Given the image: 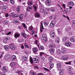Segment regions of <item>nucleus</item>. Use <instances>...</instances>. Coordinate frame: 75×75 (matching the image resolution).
Listing matches in <instances>:
<instances>
[{
    "mask_svg": "<svg viewBox=\"0 0 75 75\" xmlns=\"http://www.w3.org/2000/svg\"><path fill=\"white\" fill-rule=\"evenodd\" d=\"M61 65V64L60 63H58L57 64V68L58 71H60L61 69V68H62Z\"/></svg>",
    "mask_w": 75,
    "mask_h": 75,
    "instance_id": "nucleus-1",
    "label": "nucleus"
},
{
    "mask_svg": "<svg viewBox=\"0 0 75 75\" xmlns=\"http://www.w3.org/2000/svg\"><path fill=\"white\" fill-rule=\"evenodd\" d=\"M30 61L31 64H33V62L35 63V64L36 63L35 61H36V58H33V59H32V57H30Z\"/></svg>",
    "mask_w": 75,
    "mask_h": 75,
    "instance_id": "nucleus-2",
    "label": "nucleus"
},
{
    "mask_svg": "<svg viewBox=\"0 0 75 75\" xmlns=\"http://www.w3.org/2000/svg\"><path fill=\"white\" fill-rule=\"evenodd\" d=\"M9 49H11L12 50H14L16 49V46L14 45H13L12 44H10L8 46Z\"/></svg>",
    "mask_w": 75,
    "mask_h": 75,
    "instance_id": "nucleus-3",
    "label": "nucleus"
},
{
    "mask_svg": "<svg viewBox=\"0 0 75 75\" xmlns=\"http://www.w3.org/2000/svg\"><path fill=\"white\" fill-rule=\"evenodd\" d=\"M50 0H46L45 4L47 6H50L51 5Z\"/></svg>",
    "mask_w": 75,
    "mask_h": 75,
    "instance_id": "nucleus-4",
    "label": "nucleus"
},
{
    "mask_svg": "<svg viewBox=\"0 0 75 75\" xmlns=\"http://www.w3.org/2000/svg\"><path fill=\"white\" fill-rule=\"evenodd\" d=\"M42 38H44V39H43V41H46L47 40V35H42V36L41 37Z\"/></svg>",
    "mask_w": 75,
    "mask_h": 75,
    "instance_id": "nucleus-5",
    "label": "nucleus"
},
{
    "mask_svg": "<svg viewBox=\"0 0 75 75\" xmlns=\"http://www.w3.org/2000/svg\"><path fill=\"white\" fill-rule=\"evenodd\" d=\"M66 46L67 47H70L72 45V44L69 42H66L65 43Z\"/></svg>",
    "mask_w": 75,
    "mask_h": 75,
    "instance_id": "nucleus-6",
    "label": "nucleus"
},
{
    "mask_svg": "<svg viewBox=\"0 0 75 75\" xmlns=\"http://www.w3.org/2000/svg\"><path fill=\"white\" fill-rule=\"evenodd\" d=\"M2 71L4 72H7V69L6 68V66H4L2 67Z\"/></svg>",
    "mask_w": 75,
    "mask_h": 75,
    "instance_id": "nucleus-7",
    "label": "nucleus"
},
{
    "mask_svg": "<svg viewBox=\"0 0 75 75\" xmlns=\"http://www.w3.org/2000/svg\"><path fill=\"white\" fill-rule=\"evenodd\" d=\"M50 38H53L55 36V33L54 32H52L50 33Z\"/></svg>",
    "mask_w": 75,
    "mask_h": 75,
    "instance_id": "nucleus-8",
    "label": "nucleus"
},
{
    "mask_svg": "<svg viewBox=\"0 0 75 75\" xmlns=\"http://www.w3.org/2000/svg\"><path fill=\"white\" fill-rule=\"evenodd\" d=\"M50 67L49 68L51 70L53 68V67H54V63L52 62H50Z\"/></svg>",
    "mask_w": 75,
    "mask_h": 75,
    "instance_id": "nucleus-9",
    "label": "nucleus"
},
{
    "mask_svg": "<svg viewBox=\"0 0 75 75\" xmlns=\"http://www.w3.org/2000/svg\"><path fill=\"white\" fill-rule=\"evenodd\" d=\"M50 9L52 12H55V9L52 7H51L48 8V10H49Z\"/></svg>",
    "mask_w": 75,
    "mask_h": 75,
    "instance_id": "nucleus-10",
    "label": "nucleus"
},
{
    "mask_svg": "<svg viewBox=\"0 0 75 75\" xmlns=\"http://www.w3.org/2000/svg\"><path fill=\"white\" fill-rule=\"evenodd\" d=\"M67 6L68 7H70V6H74V2H69L67 4Z\"/></svg>",
    "mask_w": 75,
    "mask_h": 75,
    "instance_id": "nucleus-11",
    "label": "nucleus"
},
{
    "mask_svg": "<svg viewBox=\"0 0 75 75\" xmlns=\"http://www.w3.org/2000/svg\"><path fill=\"white\" fill-rule=\"evenodd\" d=\"M50 51L51 54H53L55 51V50L54 49V48H51L50 50Z\"/></svg>",
    "mask_w": 75,
    "mask_h": 75,
    "instance_id": "nucleus-12",
    "label": "nucleus"
},
{
    "mask_svg": "<svg viewBox=\"0 0 75 75\" xmlns=\"http://www.w3.org/2000/svg\"><path fill=\"white\" fill-rule=\"evenodd\" d=\"M3 10L4 11H6L7 10V7L6 5H4L2 7Z\"/></svg>",
    "mask_w": 75,
    "mask_h": 75,
    "instance_id": "nucleus-13",
    "label": "nucleus"
},
{
    "mask_svg": "<svg viewBox=\"0 0 75 75\" xmlns=\"http://www.w3.org/2000/svg\"><path fill=\"white\" fill-rule=\"evenodd\" d=\"M42 23H41V25L40 26V31H41V32H42V31H43V30H42H42L44 29V27L43 26V25H42ZM42 26V27H41Z\"/></svg>",
    "mask_w": 75,
    "mask_h": 75,
    "instance_id": "nucleus-14",
    "label": "nucleus"
},
{
    "mask_svg": "<svg viewBox=\"0 0 75 75\" xmlns=\"http://www.w3.org/2000/svg\"><path fill=\"white\" fill-rule=\"evenodd\" d=\"M68 59V57L64 55L62 57V59L63 60H67Z\"/></svg>",
    "mask_w": 75,
    "mask_h": 75,
    "instance_id": "nucleus-15",
    "label": "nucleus"
},
{
    "mask_svg": "<svg viewBox=\"0 0 75 75\" xmlns=\"http://www.w3.org/2000/svg\"><path fill=\"white\" fill-rule=\"evenodd\" d=\"M35 16L36 18H40V14L36 13L35 14Z\"/></svg>",
    "mask_w": 75,
    "mask_h": 75,
    "instance_id": "nucleus-16",
    "label": "nucleus"
},
{
    "mask_svg": "<svg viewBox=\"0 0 75 75\" xmlns=\"http://www.w3.org/2000/svg\"><path fill=\"white\" fill-rule=\"evenodd\" d=\"M10 55H5L4 58L5 60H7L8 58H10Z\"/></svg>",
    "mask_w": 75,
    "mask_h": 75,
    "instance_id": "nucleus-17",
    "label": "nucleus"
},
{
    "mask_svg": "<svg viewBox=\"0 0 75 75\" xmlns=\"http://www.w3.org/2000/svg\"><path fill=\"white\" fill-rule=\"evenodd\" d=\"M21 8V6H19L17 8V11L18 13H20V9Z\"/></svg>",
    "mask_w": 75,
    "mask_h": 75,
    "instance_id": "nucleus-18",
    "label": "nucleus"
},
{
    "mask_svg": "<svg viewBox=\"0 0 75 75\" xmlns=\"http://www.w3.org/2000/svg\"><path fill=\"white\" fill-rule=\"evenodd\" d=\"M50 25L51 27H54L55 25V23H54V22L52 21L50 23Z\"/></svg>",
    "mask_w": 75,
    "mask_h": 75,
    "instance_id": "nucleus-19",
    "label": "nucleus"
},
{
    "mask_svg": "<svg viewBox=\"0 0 75 75\" xmlns=\"http://www.w3.org/2000/svg\"><path fill=\"white\" fill-rule=\"evenodd\" d=\"M32 9V6H29L27 9V11H30V10H31Z\"/></svg>",
    "mask_w": 75,
    "mask_h": 75,
    "instance_id": "nucleus-20",
    "label": "nucleus"
},
{
    "mask_svg": "<svg viewBox=\"0 0 75 75\" xmlns=\"http://www.w3.org/2000/svg\"><path fill=\"white\" fill-rule=\"evenodd\" d=\"M38 51L37 47H35L33 49V51L34 53H36Z\"/></svg>",
    "mask_w": 75,
    "mask_h": 75,
    "instance_id": "nucleus-21",
    "label": "nucleus"
},
{
    "mask_svg": "<svg viewBox=\"0 0 75 75\" xmlns=\"http://www.w3.org/2000/svg\"><path fill=\"white\" fill-rule=\"evenodd\" d=\"M20 34L16 33L14 35V37L15 38H18V37H20Z\"/></svg>",
    "mask_w": 75,
    "mask_h": 75,
    "instance_id": "nucleus-22",
    "label": "nucleus"
},
{
    "mask_svg": "<svg viewBox=\"0 0 75 75\" xmlns=\"http://www.w3.org/2000/svg\"><path fill=\"white\" fill-rule=\"evenodd\" d=\"M70 41L71 42H75V39L74 38V37H72L70 38Z\"/></svg>",
    "mask_w": 75,
    "mask_h": 75,
    "instance_id": "nucleus-23",
    "label": "nucleus"
},
{
    "mask_svg": "<svg viewBox=\"0 0 75 75\" xmlns=\"http://www.w3.org/2000/svg\"><path fill=\"white\" fill-rule=\"evenodd\" d=\"M24 46L25 48L29 49V46H28V45L27 43H24Z\"/></svg>",
    "mask_w": 75,
    "mask_h": 75,
    "instance_id": "nucleus-24",
    "label": "nucleus"
},
{
    "mask_svg": "<svg viewBox=\"0 0 75 75\" xmlns=\"http://www.w3.org/2000/svg\"><path fill=\"white\" fill-rule=\"evenodd\" d=\"M49 62H52L53 61V58L51 57H50L49 58Z\"/></svg>",
    "mask_w": 75,
    "mask_h": 75,
    "instance_id": "nucleus-25",
    "label": "nucleus"
},
{
    "mask_svg": "<svg viewBox=\"0 0 75 75\" xmlns=\"http://www.w3.org/2000/svg\"><path fill=\"white\" fill-rule=\"evenodd\" d=\"M40 61V58H36V63L35 64H37Z\"/></svg>",
    "mask_w": 75,
    "mask_h": 75,
    "instance_id": "nucleus-26",
    "label": "nucleus"
},
{
    "mask_svg": "<svg viewBox=\"0 0 75 75\" xmlns=\"http://www.w3.org/2000/svg\"><path fill=\"white\" fill-rule=\"evenodd\" d=\"M16 64V63H13V62L10 63V66L11 67H13V66H14V65H15Z\"/></svg>",
    "mask_w": 75,
    "mask_h": 75,
    "instance_id": "nucleus-27",
    "label": "nucleus"
},
{
    "mask_svg": "<svg viewBox=\"0 0 75 75\" xmlns=\"http://www.w3.org/2000/svg\"><path fill=\"white\" fill-rule=\"evenodd\" d=\"M23 14H22L19 17V20H23Z\"/></svg>",
    "mask_w": 75,
    "mask_h": 75,
    "instance_id": "nucleus-28",
    "label": "nucleus"
},
{
    "mask_svg": "<svg viewBox=\"0 0 75 75\" xmlns=\"http://www.w3.org/2000/svg\"><path fill=\"white\" fill-rule=\"evenodd\" d=\"M62 53H63V54H64L66 52V49H64L63 48H62Z\"/></svg>",
    "mask_w": 75,
    "mask_h": 75,
    "instance_id": "nucleus-29",
    "label": "nucleus"
},
{
    "mask_svg": "<svg viewBox=\"0 0 75 75\" xmlns=\"http://www.w3.org/2000/svg\"><path fill=\"white\" fill-rule=\"evenodd\" d=\"M44 49V47L43 46H40V47H39V50H43Z\"/></svg>",
    "mask_w": 75,
    "mask_h": 75,
    "instance_id": "nucleus-30",
    "label": "nucleus"
},
{
    "mask_svg": "<svg viewBox=\"0 0 75 75\" xmlns=\"http://www.w3.org/2000/svg\"><path fill=\"white\" fill-rule=\"evenodd\" d=\"M65 13H67L68 12V10H69V8L67 9V8H65V9H64Z\"/></svg>",
    "mask_w": 75,
    "mask_h": 75,
    "instance_id": "nucleus-31",
    "label": "nucleus"
},
{
    "mask_svg": "<svg viewBox=\"0 0 75 75\" xmlns=\"http://www.w3.org/2000/svg\"><path fill=\"white\" fill-rule=\"evenodd\" d=\"M23 61H27L28 58L27 57H23Z\"/></svg>",
    "mask_w": 75,
    "mask_h": 75,
    "instance_id": "nucleus-32",
    "label": "nucleus"
},
{
    "mask_svg": "<svg viewBox=\"0 0 75 75\" xmlns=\"http://www.w3.org/2000/svg\"><path fill=\"white\" fill-rule=\"evenodd\" d=\"M4 48L5 49V50H6V51H8V50H9L8 47L6 46H4Z\"/></svg>",
    "mask_w": 75,
    "mask_h": 75,
    "instance_id": "nucleus-33",
    "label": "nucleus"
},
{
    "mask_svg": "<svg viewBox=\"0 0 75 75\" xmlns=\"http://www.w3.org/2000/svg\"><path fill=\"white\" fill-rule=\"evenodd\" d=\"M13 23H17V24H18L19 23V21L18 20H16V21H15L13 22Z\"/></svg>",
    "mask_w": 75,
    "mask_h": 75,
    "instance_id": "nucleus-34",
    "label": "nucleus"
},
{
    "mask_svg": "<svg viewBox=\"0 0 75 75\" xmlns=\"http://www.w3.org/2000/svg\"><path fill=\"white\" fill-rule=\"evenodd\" d=\"M27 4L28 6H30V5H33V1H30L27 3Z\"/></svg>",
    "mask_w": 75,
    "mask_h": 75,
    "instance_id": "nucleus-35",
    "label": "nucleus"
},
{
    "mask_svg": "<svg viewBox=\"0 0 75 75\" xmlns=\"http://www.w3.org/2000/svg\"><path fill=\"white\" fill-rule=\"evenodd\" d=\"M16 58V56L15 55H13L11 57V59L12 60H15Z\"/></svg>",
    "mask_w": 75,
    "mask_h": 75,
    "instance_id": "nucleus-36",
    "label": "nucleus"
},
{
    "mask_svg": "<svg viewBox=\"0 0 75 75\" xmlns=\"http://www.w3.org/2000/svg\"><path fill=\"white\" fill-rule=\"evenodd\" d=\"M64 74V71L62 70H61L60 71L59 75H62Z\"/></svg>",
    "mask_w": 75,
    "mask_h": 75,
    "instance_id": "nucleus-37",
    "label": "nucleus"
},
{
    "mask_svg": "<svg viewBox=\"0 0 75 75\" xmlns=\"http://www.w3.org/2000/svg\"><path fill=\"white\" fill-rule=\"evenodd\" d=\"M33 7L35 10V11L37 10V6H36L35 5H33Z\"/></svg>",
    "mask_w": 75,
    "mask_h": 75,
    "instance_id": "nucleus-38",
    "label": "nucleus"
},
{
    "mask_svg": "<svg viewBox=\"0 0 75 75\" xmlns=\"http://www.w3.org/2000/svg\"><path fill=\"white\" fill-rule=\"evenodd\" d=\"M20 16V15L18 14H15L14 16H13V18L15 17H18Z\"/></svg>",
    "mask_w": 75,
    "mask_h": 75,
    "instance_id": "nucleus-39",
    "label": "nucleus"
},
{
    "mask_svg": "<svg viewBox=\"0 0 75 75\" xmlns=\"http://www.w3.org/2000/svg\"><path fill=\"white\" fill-rule=\"evenodd\" d=\"M31 71H30V73H31V75H36V73L35 72H32Z\"/></svg>",
    "mask_w": 75,
    "mask_h": 75,
    "instance_id": "nucleus-40",
    "label": "nucleus"
},
{
    "mask_svg": "<svg viewBox=\"0 0 75 75\" xmlns=\"http://www.w3.org/2000/svg\"><path fill=\"white\" fill-rule=\"evenodd\" d=\"M22 35L23 36V37H25V38H27V37H25V35H26V34L24 33H23L22 34Z\"/></svg>",
    "mask_w": 75,
    "mask_h": 75,
    "instance_id": "nucleus-41",
    "label": "nucleus"
},
{
    "mask_svg": "<svg viewBox=\"0 0 75 75\" xmlns=\"http://www.w3.org/2000/svg\"><path fill=\"white\" fill-rule=\"evenodd\" d=\"M49 24V23H47V22H46V21H45V22H44V24L45 25L47 26V25H48Z\"/></svg>",
    "mask_w": 75,
    "mask_h": 75,
    "instance_id": "nucleus-42",
    "label": "nucleus"
},
{
    "mask_svg": "<svg viewBox=\"0 0 75 75\" xmlns=\"http://www.w3.org/2000/svg\"><path fill=\"white\" fill-rule=\"evenodd\" d=\"M67 38H68L67 37H63V41H66V40H67Z\"/></svg>",
    "mask_w": 75,
    "mask_h": 75,
    "instance_id": "nucleus-43",
    "label": "nucleus"
},
{
    "mask_svg": "<svg viewBox=\"0 0 75 75\" xmlns=\"http://www.w3.org/2000/svg\"><path fill=\"white\" fill-rule=\"evenodd\" d=\"M50 47H51V48H54L55 47V45L54 44L51 45H50Z\"/></svg>",
    "mask_w": 75,
    "mask_h": 75,
    "instance_id": "nucleus-44",
    "label": "nucleus"
},
{
    "mask_svg": "<svg viewBox=\"0 0 75 75\" xmlns=\"http://www.w3.org/2000/svg\"><path fill=\"white\" fill-rule=\"evenodd\" d=\"M18 75H23V73H22V72L20 71H19L18 72Z\"/></svg>",
    "mask_w": 75,
    "mask_h": 75,
    "instance_id": "nucleus-45",
    "label": "nucleus"
},
{
    "mask_svg": "<svg viewBox=\"0 0 75 75\" xmlns=\"http://www.w3.org/2000/svg\"><path fill=\"white\" fill-rule=\"evenodd\" d=\"M34 68H35V69H38V70H39V67H38L37 66H35Z\"/></svg>",
    "mask_w": 75,
    "mask_h": 75,
    "instance_id": "nucleus-46",
    "label": "nucleus"
},
{
    "mask_svg": "<svg viewBox=\"0 0 75 75\" xmlns=\"http://www.w3.org/2000/svg\"><path fill=\"white\" fill-rule=\"evenodd\" d=\"M43 69L45 70V71H48V72H49L50 71V70L46 68L45 67H43Z\"/></svg>",
    "mask_w": 75,
    "mask_h": 75,
    "instance_id": "nucleus-47",
    "label": "nucleus"
},
{
    "mask_svg": "<svg viewBox=\"0 0 75 75\" xmlns=\"http://www.w3.org/2000/svg\"><path fill=\"white\" fill-rule=\"evenodd\" d=\"M10 2H11V4H14V1L12 0H10Z\"/></svg>",
    "mask_w": 75,
    "mask_h": 75,
    "instance_id": "nucleus-48",
    "label": "nucleus"
},
{
    "mask_svg": "<svg viewBox=\"0 0 75 75\" xmlns=\"http://www.w3.org/2000/svg\"><path fill=\"white\" fill-rule=\"evenodd\" d=\"M22 25L25 28H26V25L24 23H22Z\"/></svg>",
    "mask_w": 75,
    "mask_h": 75,
    "instance_id": "nucleus-49",
    "label": "nucleus"
},
{
    "mask_svg": "<svg viewBox=\"0 0 75 75\" xmlns=\"http://www.w3.org/2000/svg\"><path fill=\"white\" fill-rule=\"evenodd\" d=\"M59 40L57 39L56 40V41H55V42L57 43H59V42L60 40H59Z\"/></svg>",
    "mask_w": 75,
    "mask_h": 75,
    "instance_id": "nucleus-50",
    "label": "nucleus"
},
{
    "mask_svg": "<svg viewBox=\"0 0 75 75\" xmlns=\"http://www.w3.org/2000/svg\"><path fill=\"white\" fill-rule=\"evenodd\" d=\"M7 40H6V39L5 38L3 40L4 42V43H6V42H7Z\"/></svg>",
    "mask_w": 75,
    "mask_h": 75,
    "instance_id": "nucleus-51",
    "label": "nucleus"
},
{
    "mask_svg": "<svg viewBox=\"0 0 75 75\" xmlns=\"http://www.w3.org/2000/svg\"><path fill=\"white\" fill-rule=\"evenodd\" d=\"M3 54H0V59H1V58H2L3 57Z\"/></svg>",
    "mask_w": 75,
    "mask_h": 75,
    "instance_id": "nucleus-52",
    "label": "nucleus"
},
{
    "mask_svg": "<svg viewBox=\"0 0 75 75\" xmlns=\"http://www.w3.org/2000/svg\"><path fill=\"white\" fill-rule=\"evenodd\" d=\"M42 61H44L45 60V58L44 57H42L41 59Z\"/></svg>",
    "mask_w": 75,
    "mask_h": 75,
    "instance_id": "nucleus-53",
    "label": "nucleus"
},
{
    "mask_svg": "<svg viewBox=\"0 0 75 75\" xmlns=\"http://www.w3.org/2000/svg\"><path fill=\"white\" fill-rule=\"evenodd\" d=\"M71 62L70 61L69 62H65V64H71Z\"/></svg>",
    "mask_w": 75,
    "mask_h": 75,
    "instance_id": "nucleus-54",
    "label": "nucleus"
},
{
    "mask_svg": "<svg viewBox=\"0 0 75 75\" xmlns=\"http://www.w3.org/2000/svg\"><path fill=\"white\" fill-rule=\"evenodd\" d=\"M40 57H41L42 56V54H44V53L43 52H40Z\"/></svg>",
    "mask_w": 75,
    "mask_h": 75,
    "instance_id": "nucleus-55",
    "label": "nucleus"
},
{
    "mask_svg": "<svg viewBox=\"0 0 75 75\" xmlns=\"http://www.w3.org/2000/svg\"><path fill=\"white\" fill-rule=\"evenodd\" d=\"M49 42H54V40H51V39H50V40H49Z\"/></svg>",
    "mask_w": 75,
    "mask_h": 75,
    "instance_id": "nucleus-56",
    "label": "nucleus"
},
{
    "mask_svg": "<svg viewBox=\"0 0 75 75\" xmlns=\"http://www.w3.org/2000/svg\"><path fill=\"white\" fill-rule=\"evenodd\" d=\"M4 23L5 24H7L8 23V22L6 20H5L4 21Z\"/></svg>",
    "mask_w": 75,
    "mask_h": 75,
    "instance_id": "nucleus-57",
    "label": "nucleus"
},
{
    "mask_svg": "<svg viewBox=\"0 0 75 75\" xmlns=\"http://www.w3.org/2000/svg\"><path fill=\"white\" fill-rule=\"evenodd\" d=\"M66 5L65 4H63V6L64 8V9H65V8H66V7H65V6Z\"/></svg>",
    "mask_w": 75,
    "mask_h": 75,
    "instance_id": "nucleus-58",
    "label": "nucleus"
},
{
    "mask_svg": "<svg viewBox=\"0 0 75 75\" xmlns=\"http://www.w3.org/2000/svg\"><path fill=\"white\" fill-rule=\"evenodd\" d=\"M40 12H41V13H43V12H44V9H41L40 10Z\"/></svg>",
    "mask_w": 75,
    "mask_h": 75,
    "instance_id": "nucleus-59",
    "label": "nucleus"
},
{
    "mask_svg": "<svg viewBox=\"0 0 75 75\" xmlns=\"http://www.w3.org/2000/svg\"><path fill=\"white\" fill-rule=\"evenodd\" d=\"M47 14H48V12H44V15L45 16H46Z\"/></svg>",
    "mask_w": 75,
    "mask_h": 75,
    "instance_id": "nucleus-60",
    "label": "nucleus"
},
{
    "mask_svg": "<svg viewBox=\"0 0 75 75\" xmlns=\"http://www.w3.org/2000/svg\"><path fill=\"white\" fill-rule=\"evenodd\" d=\"M6 40H8L10 39V38L8 37H6L5 38Z\"/></svg>",
    "mask_w": 75,
    "mask_h": 75,
    "instance_id": "nucleus-61",
    "label": "nucleus"
},
{
    "mask_svg": "<svg viewBox=\"0 0 75 75\" xmlns=\"http://www.w3.org/2000/svg\"><path fill=\"white\" fill-rule=\"evenodd\" d=\"M11 33V32L10 31L9 33H7V35H9V34H10Z\"/></svg>",
    "mask_w": 75,
    "mask_h": 75,
    "instance_id": "nucleus-62",
    "label": "nucleus"
},
{
    "mask_svg": "<svg viewBox=\"0 0 75 75\" xmlns=\"http://www.w3.org/2000/svg\"><path fill=\"white\" fill-rule=\"evenodd\" d=\"M36 75H42V73H39L37 74Z\"/></svg>",
    "mask_w": 75,
    "mask_h": 75,
    "instance_id": "nucleus-63",
    "label": "nucleus"
},
{
    "mask_svg": "<svg viewBox=\"0 0 75 75\" xmlns=\"http://www.w3.org/2000/svg\"><path fill=\"white\" fill-rule=\"evenodd\" d=\"M73 24V25H74L75 24V20L73 21H72Z\"/></svg>",
    "mask_w": 75,
    "mask_h": 75,
    "instance_id": "nucleus-64",
    "label": "nucleus"
}]
</instances>
